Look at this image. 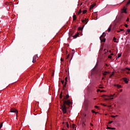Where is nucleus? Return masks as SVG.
I'll list each match as a JSON object with an SVG mask.
<instances>
[{
  "mask_svg": "<svg viewBox=\"0 0 130 130\" xmlns=\"http://www.w3.org/2000/svg\"><path fill=\"white\" fill-rule=\"evenodd\" d=\"M105 36H106V35L105 32H103L102 35L100 37L101 41L102 42H105L106 41V39H105Z\"/></svg>",
  "mask_w": 130,
  "mask_h": 130,
  "instance_id": "1",
  "label": "nucleus"
},
{
  "mask_svg": "<svg viewBox=\"0 0 130 130\" xmlns=\"http://www.w3.org/2000/svg\"><path fill=\"white\" fill-rule=\"evenodd\" d=\"M61 108H62L63 113L64 114H65V113H67V107H66V105H61Z\"/></svg>",
  "mask_w": 130,
  "mask_h": 130,
  "instance_id": "2",
  "label": "nucleus"
},
{
  "mask_svg": "<svg viewBox=\"0 0 130 130\" xmlns=\"http://www.w3.org/2000/svg\"><path fill=\"white\" fill-rule=\"evenodd\" d=\"M11 112L15 113L16 114V115H18V111L16 110L15 108H11L10 110Z\"/></svg>",
  "mask_w": 130,
  "mask_h": 130,
  "instance_id": "3",
  "label": "nucleus"
},
{
  "mask_svg": "<svg viewBox=\"0 0 130 130\" xmlns=\"http://www.w3.org/2000/svg\"><path fill=\"white\" fill-rule=\"evenodd\" d=\"M71 101L70 100H68L67 101H64L63 105H70L71 104Z\"/></svg>",
  "mask_w": 130,
  "mask_h": 130,
  "instance_id": "4",
  "label": "nucleus"
},
{
  "mask_svg": "<svg viewBox=\"0 0 130 130\" xmlns=\"http://www.w3.org/2000/svg\"><path fill=\"white\" fill-rule=\"evenodd\" d=\"M38 57V56L37 55H35V56H34L33 58H32V62H36V59H37Z\"/></svg>",
  "mask_w": 130,
  "mask_h": 130,
  "instance_id": "5",
  "label": "nucleus"
},
{
  "mask_svg": "<svg viewBox=\"0 0 130 130\" xmlns=\"http://www.w3.org/2000/svg\"><path fill=\"white\" fill-rule=\"evenodd\" d=\"M122 13H125V14H126V8H125V6H124L122 9H121Z\"/></svg>",
  "mask_w": 130,
  "mask_h": 130,
  "instance_id": "6",
  "label": "nucleus"
},
{
  "mask_svg": "<svg viewBox=\"0 0 130 130\" xmlns=\"http://www.w3.org/2000/svg\"><path fill=\"white\" fill-rule=\"evenodd\" d=\"M106 128L107 129H113V130L115 129V127H109L108 126H107Z\"/></svg>",
  "mask_w": 130,
  "mask_h": 130,
  "instance_id": "7",
  "label": "nucleus"
},
{
  "mask_svg": "<svg viewBox=\"0 0 130 130\" xmlns=\"http://www.w3.org/2000/svg\"><path fill=\"white\" fill-rule=\"evenodd\" d=\"M123 80L124 81V82H125V83H126V84H127L128 83V81H127V79L124 78H123Z\"/></svg>",
  "mask_w": 130,
  "mask_h": 130,
  "instance_id": "8",
  "label": "nucleus"
},
{
  "mask_svg": "<svg viewBox=\"0 0 130 130\" xmlns=\"http://www.w3.org/2000/svg\"><path fill=\"white\" fill-rule=\"evenodd\" d=\"M73 21H76V20H77V16L76 15L73 16Z\"/></svg>",
  "mask_w": 130,
  "mask_h": 130,
  "instance_id": "9",
  "label": "nucleus"
},
{
  "mask_svg": "<svg viewBox=\"0 0 130 130\" xmlns=\"http://www.w3.org/2000/svg\"><path fill=\"white\" fill-rule=\"evenodd\" d=\"M114 86L115 87H117V88H121V85L119 84H114Z\"/></svg>",
  "mask_w": 130,
  "mask_h": 130,
  "instance_id": "10",
  "label": "nucleus"
},
{
  "mask_svg": "<svg viewBox=\"0 0 130 130\" xmlns=\"http://www.w3.org/2000/svg\"><path fill=\"white\" fill-rule=\"evenodd\" d=\"M130 32V29H127L125 32V35H127V34H129Z\"/></svg>",
  "mask_w": 130,
  "mask_h": 130,
  "instance_id": "11",
  "label": "nucleus"
},
{
  "mask_svg": "<svg viewBox=\"0 0 130 130\" xmlns=\"http://www.w3.org/2000/svg\"><path fill=\"white\" fill-rule=\"evenodd\" d=\"M88 21H89V19L85 18L84 22L85 24H87V23H88Z\"/></svg>",
  "mask_w": 130,
  "mask_h": 130,
  "instance_id": "12",
  "label": "nucleus"
},
{
  "mask_svg": "<svg viewBox=\"0 0 130 130\" xmlns=\"http://www.w3.org/2000/svg\"><path fill=\"white\" fill-rule=\"evenodd\" d=\"M94 7H95V4H92L90 6V9H93V8H94Z\"/></svg>",
  "mask_w": 130,
  "mask_h": 130,
  "instance_id": "13",
  "label": "nucleus"
},
{
  "mask_svg": "<svg viewBox=\"0 0 130 130\" xmlns=\"http://www.w3.org/2000/svg\"><path fill=\"white\" fill-rule=\"evenodd\" d=\"M126 70H127L128 71H130V69L128 68H125L124 69H122V71H126Z\"/></svg>",
  "mask_w": 130,
  "mask_h": 130,
  "instance_id": "14",
  "label": "nucleus"
},
{
  "mask_svg": "<svg viewBox=\"0 0 130 130\" xmlns=\"http://www.w3.org/2000/svg\"><path fill=\"white\" fill-rule=\"evenodd\" d=\"M78 36H79V35L76 34V35H75L73 36V38H74V39H76V38H77V37H78Z\"/></svg>",
  "mask_w": 130,
  "mask_h": 130,
  "instance_id": "15",
  "label": "nucleus"
},
{
  "mask_svg": "<svg viewBox=\"0 0 130 130\" xmlns=\"http://www.w3.org/2000/svg\"><path fill=\"white\" fill-rule=\"evenodd\" d=\"M114 96H115V94H111L110 95H108V97H113Z\"/></svg>",
  "mask_w": 130,
  "mask_h": 130,
  "instance_id": "16",
  "label": "nucleus"
},
{
  "mask_svg": "<svg viewBox=\"0 0 130 130\" xmlns=\"http://www.w3.org/2000/svg\"><path fill=\"white\" fill-rule=\"evenodd\" d=\"M69 96V94H67L66 97L64 98V99L66 100V99H68Z\"/></svg>",
  "mask_w": 130,
  "mask_h": 130,
  "instance_id": "17",
  "label": "nucleus"
},
{
  "mask_svg": "<svg viewBox=\"0 0 130 130\" xmlns=\"http://www.w3.org/2000/svg\"><path fill=\"white\" fill-rule=\"evenodd\" d=\"M75 126H76V125L75 124H73L72 125V127H73V129H76V128L75 127Z\"/></svg>",
  "mask_w": 130,
  "mask_h": 130,
  "instance_id": "18",
  "label": "nucleus"
},
{
  "mask_svg": "<svg viewBox=\"0 0 130 130\" xmlns=\"http://www.w3.org/2000/svg\"><path fill=\"white\" fill-rule=\"evenodd\" d=\"M86 13H87V10H83L82 11L83 14H86Z\"/></svg>",
  "mask_w": 130,
  "mask_h": 130,
  "instance_id": "19",
  "label": "nucleus"
},
{
  "mask_svg": "<svg viewBox=\"0 0 130 130\" xmlns=\"http://www.w3.org/2000/svg\"><path fill=\"white\" fill-rule=\"evenodd\" d=\"M59 98H62V92H61V93L60 94Z\"/></svg>",
  "mask_w": 130,
  "mask_h": 130,
  "instance_id": "20",
  "label": "nucleus"
},
{
  "mask_svg": "<svg viewBox=\"0 0 130 130\" xmlns=\"http://www.w3.org/2000/svg\"><path fill=\"white\" fill-rule=\"evenodd\" d=\"M121 56V53L118 54V58H119Z\"/></svg>",
  "mask_w": 130,
  "mask_h": 130,
  "instance_id": "21",
  "label": "nucleus"
},
{
  "mask_svg": "<svg viewBox=\"0 0 130 130\" xmlns=\"http://www.w3.org/2000/svg\"><path fill=\"white\" fill-rule=\"evenodd\" d=\"M66 86H67V83H66L63 85V90H64V87H66Z\"/></svg>",
  "mask_w": 130,
  "mask_h": 130,
  "instance_id": "22",
  "label": "nucleus"
},
{
  "mask_svg": "<svg viewBox=\"0 0 130 130\" xmlns=\"http://www.w3.org/2000/svg\"><path fill=\"white\" fill-rule=\"evenodd\" d=\"M65 81H66L65 83L66 84H67V82H68V77L65 78Z\"/></svg>",
  "mask_w": 130,
  "mask_h": 130,
  "instance_id": "23",
  "label": "nucleus"
},
{
  "mask_svg": "<svg viewBox=\"0 0 130 130\" xmlns=\"http://www.w3.org/2000/svg\"><path fill=\"white\" fill-rule=\"evenodd\" d=\"M81 13H82V10L80 9L78 12V15H80V14H81Z\"/></svg>",
  "mask_w": 130,
  "mask_h": 130,
  "instance_id": "24",
  "label": "nucleus"
},
{
  "mask_svg": "<svg viewBox=\"0 0 130 130\" xmlns=\"http://www.w3.org/2000/svg\"><path fill=\"white\" fill-rule=\"evenodd\" d=\"M67 126L69 128L70 127V125L69 124V123L67 122Z\"/></svg>",
  "mask_w": 130,
  "mask_h": 130,
  "instance_id": "25",
  "label": "nucleus"
},
{
  "mask_svg": "<svg viewBox=\"0 0 130 130\" xmlns=\"http://www.w3.org/2000/svg\"><path fill=\"white\" fill-rule=\"evenodd\" d=\"M115 40H116V38L114 37L113 38V41H114V42H116V41Z\"/></svg>",
  "mask_w": 130,
  "mask_h": 130,
  "instance_id": "26",
  "label": "nucleus"
},
{
  "mask_svg": "<svg viewBox=\"0 0 130 130\" xmlns=\"http://www.w3.org/2000/svg\"><path fill=\"white\" fill-rule=\"evenodd\" d=\"M130 4V0L128 1V2H127L126 4V6H127L128 5H129Z\"/></svg>",
  "mask_w": 130,
  "mask_h": 130,
  "instance_id": "27",
  "label": "nucleus"
},
{
  "mask_svg": "<svg viewBox=\"0 0 130 130\" xmlns=\"http://www.w3.org/2000/svg\"><path fill=\"white\" fill-rule=\"evenodd\" d=\"M121 31H123V29H121H121H120L119 30H118L117 32H120Z\"/></svg>",
  "mask_w": 130,
  "mask_h": 130,
  "instance_id": "28",
  "label": "nucleus"
},
{
  "mask_svg": "<svg viewBox=\"0 0 130 130\" xmlns=\"http://www.w3.org/2000/svg\"><path fill=\"white\" fill-rule=\"evenodd\" d=\"M117 117V115H116V116L112 115V116H111V117H112L113 118H114Z\"/></svg>",
  "mask_w": 130,
  "mask_h": 130,
  "instance_id": "29",
  "label": "nucleus"
},
{
  "mask_svg": "<svg viewBox=\"0 0 130 130\" xmlns=\"http://www.w3.org/2000/svg\"><path fill=\"white\" fill-rule=\"evenodd\" d=\"M3 122L0 124V129L2 128V127L3 126Z\"/></svg>",
  "mask_w": 130,
  "mask_h": 130,
  "instance_id": "30",
  "label": "nucleus"
},
{
  "mask_svg": "<svg viewBox=\"0 0 130 130\" xmlns=\"http://www.w3.org/2000/svg\"><path fill=\"white\" fill-rule=\"evenodd\" d=\"M124 27H125L126 28H127V27H128V25L127 24H125Z\"/></svg>",
  "mask_w": 130,
  "mask_h": 130,
  "instance_id": "31",
  "label": "nucleus"
},
{
  "mask_svg": "<svg viewBox=\"0 0 130 130\" xmlns=\"http://www.w3.org/2000/svg\"><path fill=\"white\" fill-rule=\"evenodd\" d=\"M83 27H79L78 30H83Z\"/></svg>",
  "mask_w": 130,
  "mask_h": 130,
  "instance_id": "32",
  "label": "nucleus"
},
{
  "mask_svg": "<svg viewBox=\"0 0 130 130\" xmlns=\"http://www.w3.org/2000/svg\"><path fill=\"white\" fill-rule=\"evenodd\" d=\"M111 27H110V28H109L108 29V32H110V31H111Z\"/></svg>",
  "mask_w": 130,
  "mask_h": 130,
  "instance_id": "33",
  "label": "nucleus"
},
{
  "mask_svg": "<svg viewBox=\"0 0 130 130\" xmlns=\"http://www.w3.org/2000/svg\"><path fill=\"white\" fill-rule=\"evenodd\" d=\"M101 105H102L103 106H105V107L107 106V105H105L104 104H101Z\"/></svg>",
  "mask_w": 130,
  "mask_h": 130,
  "instance_id": "34",
  "label": "nucleus"
},
{
  "mask_svg": "<svg viewBox=\"0 0 130 130\" xmlns=\"http://www.w3.org/2000/svg\"><path fill=\"white\" fill-rule=\"evenodd\" d=\"M113 122V121H110L108 122L109 124H111V123H112Z\"/></svg>",
  "mask_w": 130,
  "mask_h": 130,
  "instance_id": "35",
  "label": "nucleus"
},
{
  "mask_svg": "<svg viewBox=\"0 0 130 130\" xmlns=\"http://www.w3.org/2000/svg\"><path fill=\"white\" fill-rule=\"evenodd\" d=\"M69 57H70V54H68L67 56L66 59H68V58H69Z\"/></svg>",
  "mask_w": 130,
  "mask_h": 130,
  "instance_id": "36",
  "label": "nucleus"
},
{
  "mask_svg": "<svg viewBox=\"0 0 130 130\" xmlns=\"http://www.w3.org/2000/svg\"><path fill=\"white\" fill-rule=\"evenodd\" d=\"M112 56H111V55H109L108 56V58H112Z\"/></svg>",
  "mask_w": 130,
  "mask_h": 130,
  "instance_id": "37",
  "label": "nucleus"
},
{
  "mask_svg": "<svg viewBox=\"0 0 130 130\" xmlns=\"http://www.w3.org/2000/svg\"><path fill=\"white\" fill-rule=\"evenodd\" d=\"M113 73L114 72H113V73L110 76V78H111L112 76H113L114 75Z\"/></svg>",
  "mask_w": 130,
  "mask_h": 130,
  "instance_id": "38",
  "label": "nucleus"
},
{
  "mask_svg": "<svg viewBox=\"0 0 130 130\" xmlns=\"http://www.w3.org/2000/svg\"><path fill=\"white\" fill-rule=\"evenodd\" d=\"M91 112H92V113H95V111H94L93 110H92Z\"/></svg>",
  "mask_w": 130,
  "mask_h": 130,
  "instance_id": "39",
  "label": "nucleus"
},
{
  "mask_svg": "<svg viewBox=\"0 0 130 130\" xmlns=\"http://www.w3.org/2000/svg\"><path fill=\"white\" fill-rule=\"evenodd\" d=\"M126 22H128L129 21V18H127V19L126 20Z\"/></svg>",
  "mask_w": 130,
  "mask_h": 130,
  "instance_id": "40",
  "label": "nucleus"
},
{
  "mask_svg": "<svg viewBox=\"0 0 130 130\" xmlns=\"http://www.w3.org/2000/svg\"><path fill=\"white\" fill-rule=\"evenodd\" d=\"M105 73L106 74H109V72H107V71H105Z\"/></svg>",
  "mask_w": 130,
  "mask_h": 130,
  "instance_id": "41",
  "label": "nucleus"
},
{
  "mask_svg": "<svg viewBox=\"0 0 130 130\" xmlns=\"http://www.w3.org/2000/svg\"><path fill=\"white\" fill-rule=\"evenodd\" d=\"M103 76H106V74L105 73V72H104V73H103Z\"/></svg>",
  "mask_w": 130,
  "mask_h": 130,
  "instance_id": "42",
  "label": "nucleus"
},
{
  "mask_svg": "<svg viewBox=\"0 0 130 130\" xmlns=\"http://www.w3.org/2000/svg\"><path fill=\"white\" fill-rule=\"evenodd\" d=\"M61 82L62 83V84H63V83L64 82V81H63V80H61Z\"/></svg>",
  "mask_w": 130,
  "mask_h": 130,
  "instance_id": "43",
  "label": "nucleus"
},
{
  "mask_svg": "<svg viewBox=\"0 0 130 130\" xmlns=\"http://www.w3.org/2000/svg\"><path fill=\"white\" fill-rule=\"evenodd\" d=\"M94 107H95V108H99V107H98L97 106H95Z\"/></svg>",
  "mask_w": 130,
  "mask_h": 130,
  "instance_id": "44",
  "label": "nucleus"
},
{
  "mask_svg": "<svg viewBox=\"0 0 130 130\" xmlns=\"http://www.w3.org/2000/svg\"><path fill=\"white\" fill-rule=\"evenodd\" d=\"M108 51H109V52H110V53H111V52H112L111 50H109V51L107 50L108 52Z\"/></svg>",
  "mask_w": 130,
  "mask_h": 130,
  "instance_id": "45",
  "label": "nucleus"
},
{
  "mask_svg": "<svg viewBox=\"0 0 130 130\" xmlns=\"http://www.w3.org/2000/svg\"><path fill=\"white\" fill-rule=\"evenodd\" d=\"M100 91H101V90H100V89H97V90H96L97 92H100Z\"/></svg>",
  "mask_w": 130,
  "mask_h": 130,
  "instance_id": "46",
  "label": "nucleus"
},
{
  "mask_svg": "<svg viewBox=\"0 0 130 130\" xmlns=\"http://www.w3.org/2000/svg\"><path fill=\"white\" fill-rule=\"evenodd\" d=\"M82 23H85V20H82Z\"/></svg>",
  "mask_w": 130,
  "mask_h": 130,
  "instance_id": "47",
  "label": "nucleus"
},
{
  "mask_svg": "<svg viewBox=\"0 0 130 130\" xmlns=\"http://www.w3.org/2000/svg\"><path fill=\"white\" fill-rule=\"evenodd\" d=\"M105 100H106V101L110 100V99H105Z\"/></svg>",
  "mask_w": 130,
  "mask_h": 130,
  "instance_id": "48",
  "label": "nucleus"
},
{
  "mask_svg": "<svg viewBox=\"0 0 130 130\" xmlns=\"http://www.w3.org/2000/svg\"><path fill=\"white\" fill-rule=\"evenodd\" d=\"M94 113H95V114H98V113H99V112H94Z\"/></svg>",
  "mask_w": 130,
  "mask_h": 130,
  "instance_id": "49",
  "label": "nucleus"
},
{
  "mask_svg": "<svg viewBox=\"0 0 130 130\" xmlns=\"http://www.w3.org/2000/svg\"><path fill=\"white\" fill-rule=\"evenodd\" d=\"M60 60H61V61H63V59L61 58V59H60Z\"/></svg>",
  "mask_w": 130,
  "mask_h": 130,
  "instance_id": "50",
  "label": "nucleus"
},
{
  "mask_svg": "<svg viewBox=\"0 0 130 130\" xmlns=\"http://www.w3.org/2000/svg\"><path fill=\"white\" fill-rule=\"evenodd\" d=\"M109 99H110V100H113V98H110Z\"/></svg>",
  "mask_w": 130,
  "mask_h": 130,
  "instance_id": "51",
  "label": "nucleus"
},
{
  "mask_svg": "<svg viewBox=\"0 0 130 130\" xmlns=\"http://www.w3.org/2000/svg\"><path fill=\"white\" fill-rule=\"evenodd\" d=\"M105 65H106V67H108V64L106 63Z\"/></svg>",
  "mask_w": 130,
  "mask_h": 130,
  "instance_id": "52",
  "label": "nucleus"
},
{
  "mask_svg": "<svg viewBox=\"0 0 130 130\" xmlns=\"http://www.w3.org/2000/svg\"><path fill=\"white\" fill-rule=\"evenodd\" d=\"M99 88H100V89H103L104 87H100Z\"/></svg>",
  "mask_w": 130,
  "mask_h": 130,
  "instance_id": "53",
  "label": "nucleus"
},
{
  "mask_svg": "<svg viewBox=\"0 0 130 130\" xmlns=\"http://www.w3.org/2000/svg\"><path fill=\"white\" fill-rule=\"evenodd\" d=\"M101 92H105V90H101Z\"/></svg>",
  "mask_w": 130,
  "mask_h": 130,
  "instance_id": "54",
  "label": "nucleus"
},
{
  "mask_svg": "<svg viewBox=\"0 0 130 130\" xmlns=\"http://www.w3.org/2000/svg\"><path fill=\"white\" fill-rule=\"evenodd\" d=\"M90 125H91V126H93V124H92L91 123H90Z\"/></svg>",
  "mask_w": 130,
  "mask_h": 130,
  "instance_id": "55",
  "label": "nucleus"
},
{
  "mask_svg": "<svg viewBox=\"0 0 130 130\" xmlns=\"http://www.w3.org/2000/svg\"><path fill=\"white\" fill-rule=\"evenodd\" d=\"M114 55L113 53H111L110 55L111 56V55Z\"/></svg>",
  "mask_w": 130,
  "mask_h": 130,
  "instance_id": "56",
  "label": "nucleus"
},
{
  "mask_svg": "<svg viewBox=\"0 0 130 130\" xmlns=\"http://www.w3.org/2000/svg\"><path fill=\"white\" fill-rule=\"evenodd\" d=\"M126 74H129V72H126Z\"/></svg>",
  "mask_w": 130,
  "mask_h": 130,
  "instance_id": "57",
  "label": "nucleus"
},
{
  "mask_svg": "<svg viewBox=\"0 0 130 130\" xmlns=\"http://www.w3.org/2000/svg\"><path fill=\"white\" fill-rule=\"evenodd\" d=\"M120 92H122V89L120 90Z\"/></svg>",
  "mask_w": 130,
  "mask_h": 130,
  "instance_id": "58",
  "label": "nucleus"
},
{
  "mask_svg": "<svg viewBox=\"0 0 130 130\" xmlns=\"http://www.w3.org/2000/svg\"><path fill=\"white\" fill-rule=\"evenodd\" d=\"M108 107H111V106H108Z\"/></svg>",
  "mask_w": 130,
  "mask_h": 130,
  "instance_id": "59",
  "label": "nucleus"
},
{
  "mask_svg": "<svg viewBox=\"0 0 130 130\" xmlns=\"http://www.w3.org/2000/svg\"><path fill=\"white\" fill-rule=\"evenodd\" d=\"M102 80H104V77H103V78H102Z\"/></svg>",
  "mask_w": 130,
  "mask_h": 130,
  "instance_id": "60",
  "label": "nucleus"
},
{
  "mask_svg": "<svg viewBox=\"0 0 130 130\" xmlns=\"http://www.w3.org/2000/svg\"><path fill=\"white\" fill-rule=\"evenodd\" d=\"M66 73H67V72H68V70H66Z\"/></svg>",
  "mask_w": 130,
  "mask_h": 130,
  "instance_id": "61",
  "label": "nucleus"
},
{
  "mask_svg": "<svg viewBox=\"0 0 130 130\" xmlns=\"http://www.w3.org/2000/svg\"><path fill=\"white\" fill-rule=\"evenodd\" d=\"M72 51H75V50H72Z\"/></svg>",
  "mask_w": 130,
  "mask_h": 130,
  "instance_id": "62",
  "label": "nucleus"
},
{
  "mask_svg": "<svg viewBox=\"0 0 130 130\" xmlns=\"http://www.w3.org/2000/svg\"><path fill=\"white\" fill-rule=\"evenodd\" d=\"M103 96H106V95H103Z\"/></svg>",
  "mask_w": 130,
  "mask_h": 130,
  "instance_id": "63",
  "label": "nucleus"
}]
</instances>
